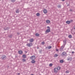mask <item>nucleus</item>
Listing matches in <instances>:
<instances>
[{
  "mask_svg": "<svg viewBox=\"0 0 75 75\" xmlns=\"http://www.w3.org/2000/svg\"><path fill=\"white\" fill-rule=\"evenodd\" d=\"M2 59H3V60H4V59H6V56L4 55H3L1 58Z\"/></svg>",
  "mask_w": 75,
  "mask_h": 75,
  "instance_id": "nucleus-1",
  "label": "nucleus"
},
{
  "mask_svg": "<svg viewBox=\"0 0 75 75\" xmlns=\"http://www.w3.org/2000/svg\"><path fill=\"white\" fill-rule=\"evenodd\" d=\"M30 59L31 60H33L35 59V55H33L30 57Z\"/></svg>",
  "mask_w": 75,
  "mask_h": 75,
  "instance_id": "nucleus-2",
  "label": "nucleus"
},
{
  "mask_svg": "<svg viewBox=\"0 0 75 75\" xmlns=\"http://www.w3.org/2000/svg\"><path fill=\"white\" fill-rule=\"evenodd\" d=\"M27 45L29 47H31L33 45H32V43H30L27 44Z\"/></svg>",
  "mask_w": 75,
  "mask_h": 75,
  "instance_id": "nucleus-3",
  "label": "nucleus"
},
{
  "mask_svg": "<svg viewBox=\"0 0 75 75\" xmlns=\"http://www.w3.org/2000/svg\"><path fill=\"white\" fill-rule=\"evenodd\" d=\"M61 55L62 56H66L67 53H66L65 52H63L62 53Z\"/></svg>",
  "mask_w": 75,
  "mask_h": 75,
  "instance_id": "nucleus-4",
  "label": "nucleus"
},
{
  "mask_svg": "<svg viewBox=\"0 0 75 75\" xmlns=\"http://www.w3.org/2000/svg\"><path fill=\"white\" fill-rule=\"evenodd\" d=\"M67 61H71L72 60V57H69L67 58Z\"/></svg>",
  "mask_w": 75,
  "mask_h": 75,
  "instance_id": "nucleus-5",
  "label": "nucleus"
},
{
  "mask_svg": "<svg viewBox=\"0 0 75 75\" xmlns=\"http://www.w3.org/2000/svg\"><path fill=\"white\" fill-rule=\"evenodd\" d=\"M54 72L55 73H57L58 72V70H57V68H55L54 69Z\"/></svg>",
  "mask_w": 75,
  "mask_h": 75,
  "instance_id": "nucleus-6",
  "label": "nucleus"
},
{
  "mask_svg": "<svg viewBox=\"0 0 75 75\" xmlns=\"http://www.w3.org/2000/svg\"><path fill=\"white\" fill-rule=\"evenodd\" d=\"M10 28V27H5L4 28V30H9Z\"/></svg>",
  "mask_w": 75,
  "mask_h": 75,
  "instance_id": "nucleus-7",
  "label": "nucleus"
},
{
  "mask_svg": "<svg viewBox=\"0 0 75 75\" xmlns=\"http://www.w3.org/2000/svg\"><path fill=\"white\" fill-rule=\"evenodd\" d=\"M50 32V30L47 29L46 31L45 32V34H47V33Z\"/></svg>",
  "mask_w": 75,
  "mask_h": 75,
  "instance_id": "nucleus-8",
  "label": "nucleus"
},
{
  "mask_svg": "<svg viewBox=\"0 0 75 75\" xmlns=\"http://www.w3.org/2000/svg\"><path fill=\"white\" fill-rule=\"evenodd\" d=\"M23 52L22 50H20L18 51V53L20 54H23Z\"/></svg>",
  "mask_w": 75,
  "mask_h": 75,
  "instance_id": "nucleus-9",
  "label": "nucleus"
},
{
  "mask_svg": "<svg viewBox=\"0 0 75 75\" xmlns=\"http://www.w3.org/2000/svg\"><path fill=\"white\" fill-rule=\"evenodd\" d=\"M31 62L32 64H35V61L34 60H32L31 61Z\"/></svg>",
  "mask_w": 75,
  "mask_h": 75,
  "instance_id": "nucleus-10",
  "label": "nucleus"
},
{
  "mask_svg": "<svg viewBox=\"0 0 75 75\" xmlns=\"http://www.w3.org/2000/svg\"><path fill=\"white\" fill-rule=\"evenodd\" d=\"M44 13L45 14L47 13V10L45 9H44L43 11Z\"/></svg>",
  "mask_w": 75,
  "mask_h": 75,
  "instance_id": "nucleus-11",
  "label": "nucleus"
},
{
  "mask_svg": "<svg viewBox=\"0 0 75 75\" xmlns=\"http://www.w3.org/2000/svg\"><path fill=\"white\" fill-rule=\"evenodd\" d=\"M64 49V47L63 46H62L60 48V51H61L63 50V49Z\"/></svg>",
  "mask_w": 75,
  "mask_h": 75,
  "instance_id": "nucleus-12",
  "label": "nucleus"
},
{
  "mask_svg": "<svg viewBox=\"0 0 75 75\" xmlns=\"http://www.w3.org/2000/svg\"><path fill=\"white\" fill-rule=\"evenodd\" d=\"M66 23H67V24H70L71 23L70 21H67L66 22Z\"/></svg>",
  "mask_w": 75,
  "mask_h": 75,
  "instance_id": "nucleus-13",
  "label": "nucleus"
},
{
  "mask_svg": "<svg viewBox=\"0 0 75 75\" xmlns=\"http://www.w3.org/2000/svg\"><path fill=\"white\" fill-rule=\"evenodd\" d=\"M29 41H30V42H33V41H34V39H30L29 40Z\"/></svg>",
  "mask_w": 75,
  "mask_h": 75,
  "instance_id": "nucleus-14",
  "label": "nucleus"
},
{
  "mask_svg": "<svg viewBox=\"0 0 75 75\" xmlns=\"http://www.w3.org/2000/svg\"><path fill=\"white\" fill-rule=\"evenodd\" d=\"M63 42H64V45H65V44H66V42H67V40H64L63 41Z\"/></svg>",
  "mask_w": 75,
  "mask_h": 75,
  "instance_id": "nucleus-15",
  "label": "nucleus"
},
{
  "mask_svg": "<svg viewBox=\"0 0 75 75\" xmlns=\"http://www.w3.org/2000/svg\"><path fill=\"white\" fill-rule=\"evenodd\" d=\"M46 23L47 24H49L50 23V21L49 20H47L46 21Z\"/></svg>",
  "mask_w": 75,
  "mask_h": 75,
  "instance_id": "nucleus-16",
  "label": "nucleus"
},
{
  "mask_svg": "<svg viewBox=\"0 0 75 75\" xmlns=\"http://www.w3.org/2000/svg\"><path fill=\"white\" fill-rule=\"evenodd\" d=\"M23 57L24 58H26V55L25 54H23Z\"/></svg>",
  "mask_w": 75,
  "mask_h": 75,
  "instance_id": "nucleus-17",
  "label": "nucleus"
},
{
  "mask_svg": "<svg viewBox=\"0 0 75 75\" xmlns=\"http://www.w3.org/2000/svg\"><path fill=\"white\" fill-rule=\"evenodd\" d=\"M57 71H58V70H60L61 68H60V67H57Z\"/></svg>",
  "mask_w": 75,
  "mask_h": 75,
  "instance_id": "nucleus-18",
  "label": "nucleus"
},
{
  "mask_svg": "<svg viewBox=\"0 0 75 75\" xmlns=\"http://www.w3.org/2000/svg\"><path fill=\"white\" fill-rule=\"evenodd\" d=\"M19 13V9H16V13Z\"/></svg>",
  "mask_w": 75,
  "mask_h": 75,
  "instance_id": "nucleus-19",
  "label": "nucleus"
},
{
  "mask_svg": "<svg viewBox=\"0 0 75 75\" xmlns=\"http://www.w3.org/2000/svg\"><path fill=\"white\" fill-rule=\"evenodd\" d=\"M35 35L37 37H39V36H40V34L38 33H36L35 34Z\"/></svg>",
  "mask_w": 75,
  "mask_h": 75,
  "instance_id": "nucleus-20",
  "label": "nucleus"
},
{
  "mask_svg": "<svg viewBox=\"0 0 75 75\" xmlns=\"http://www.w3.org/2000/svg\"><path fill=\"white\" fill-rule=\"evenodd\" d=\"M8 37H9L10 38H11L12 37V35H8Z\"/></svg>",
  "mask_w": 75,
  "mask_h": 75,
  "instance_id": "nucleus-21",
  "label": "nucleus"
},
{
  "mask_svg": "<svg viewBox=\"0 0 75 75\" xmlns=\"http://www.w3.org/2000/svg\"><path fill=\"white\" fill-rule=\"evenodd\" d=\"M60 63H63L64 62V60H61L60 61Z\"/></svg>",
  "mask_w": 75,
  "mask_h": 75,
  "instance_id": "nucleus-22",
  "label": "nucleus"
},
{
  "mask_svg": "<svg viewBox=\"0 0 75 75\" xmlns=\"http://www.w3.org/2000/svg\"><path fill=\"white\" fill-rule=\"evenodd\" d=\"M57 7H58V8H61V6L60 5H59L57 6Z\"/></svg>",
  "mask_w": 75,
  "mask_h": 75,
  "instance_id": "nucleus-23",
  "label": "nucleus"
},
{
  "mask_svg": "<svg viewBox=\"0 0 75 75\" xmlns=\"http://www.w3.org/2000/svg\"><path fill=\"white\" fill-rule=\"evenodd\" d=\"M51 48H52V47H51V46H49L48 47V49H50Z\"/></svg>",
  "mask_w": 75,
  "mask_h": 75,
  "instance_id": "nucleus-24",
  "label": "nucleus"
},
{
  "mask_svg": "<svg viewBox=\"0 0 75 75\" xmlns=\"http://www.w3.org/2000/svg\"><path fill=\"white\" fill-rule=\"evenodd\" d=\"M54 57H58V54H54Z\"/></svg>",
  "mask_w": 75,
  "mask_h": 75,
  "instance_id": "nucleus-25",
  "label": "nucleus"
},
{
  "mask_svg": "<svg viewBox=\"0 0 75 75\" xmlns=\"http://www.w3.org/2000/svg\"><path fill=\"white\" fill-rule=\"evenodd\" d=\"M26 61V60L25 59H22V61L23 62H25Z\"/></svg>",
  "mask_w": 75,
  "mask_h": 75,
  "instance_id": "nucleus-26",
  "label": "nucleus"
},
{
  "mask_svg": "<svg viewBox=\"0 0 75 75\" xmlns=\"http://www.w3.org/2000/svg\"><path fill=\"white\" fill-rule=\"evenodd\" d=\"M69 38H72V35H70L69 36Z\"/></svg>",
  "mask_w": 75,
  "mask_h": 75,
  "instance_id": "nucleus-27",
  "label": "nucleus"
},
{
  "mask_svg": "<svg viewBox=\"0 0 75 75\" xmlns=\"http://www.w3.org/2000/svg\"><path fill=\"white\" fill-rule=\"evenodd\" d=\"M36 16H40V13H37L36 14Z\"/></svg>",
  "mask_w": 75,
  "mask_h": 75,
  "instance_id": "nucleus-28",
  "label": "nucleus"
},
{
  "mask_svg": "<svg viewBox=\"0 0 75 75\" xmlns=\"http://www.w3.org/2000/svg\"><path fill=\"white\" fill-rule=\"evenodd\" d=\"M15 1H16V0H11V1L13 3H14V2H15Z\"/></svg>",
  "mask_w": 75,
  "mask_h": 75,
  "instance_id": "nucleus-29",
  "label": "nucleus"
},
{
  "mask_svg": "<svg viewBox=\"0 0 75 75\" xmlns=\"http://www.w3.org/2000/svg\"><path fill=\"white\" fill-rule=\"evenodd\" d=\"M49 66L50 67H52V64H49Z\"/></svg>",
  "mask_w": 75,
  "mask_h": 75,
  "instance_id": "nucleus-30",
  "label": "nucleus"
},
{
  "mask_svg": "<svg viewBox=\"0 0 75 75\" xmlns=\"http://www.w3.org/2000/svg\"><path fill=\"white\" fill-rule=\"evenodd\" d=\"M47 28L48 29V30H50V27L49 26H47Z\"/></svg>",
  "mask_w": 75,
  "mask_h": 75,
  "instance_id": "nucleus-31",
  "label": "nucleus"
},
{
  "mask_svg": "<svg viewBox=\"0 0 75 75\" xmlns=\"http://www.w3.org/2000/svg\"><path fill=\"white\" fill-rule=\"evenodd\" d=\"M45 44V42H42V45H44V44Z\"/></svg>",
  "mask_w": 75,
  "mask_h": 75,
  "instance_id": "nucleus-32",
  "label": "nucleus"
},
{
  "mask_svg": "<svg viewBox=\"0 0 75 75\" xmlns=\"http://www.w3.org/2000/svg\"><path fill=\"white\" fill-rule=\"evenodd\" d=\"M69 71H66V73H69Z\"/></svg>",
  "mask_w": 75,
  "mask_h": 75,
  "instance_id": "nucleus-33",
  "label": "nucleus"
},
{
  "mask_svg": "<svg viewBox=\"0 0 75 75\" xmlns=\"http://www.w3.org/2000/svg\"><path fill=\"white\" fill-rule=\"evenodd\" d=\"M42 52V50L39 51V52L40 53H41Z\"/></svg>",
  "mask_w": 75,
  "mask_h": 75,
  "instance_id": "nucleus-34",
  "label": "nucleus"
},
{
  "mask_svg": "<svg viewBox=\"0 0 75 75\" xmlns=\"http://www.w3.org/2000/svg\"><path fill=\"white\" fill-rule=\"evenodd\" d=\"M70 21V22H73V20H71V21Z\"/></svg>",
  "mask_w": 75,
  "mask_h": 75,
  "instance_id": "nucleus-35",
  "label": "nucleus"
},
{
  "mask_svg": "<svg viewBox=\"0 0 75 75\" xmlns=\"http://www.w3.org/2000/svg\"><path fill=\"white\" fill-rule=\"evenodd\" d=\"M59 51V50H58V49H56V51Z\"/></svg>",
  "mask_w": 75,
  "mask_h": 75,
  "instance_id": "nucleus-36",
  "label": "nucleus"
},
{
  "mask_svg": "<svg viewBox=\"0 0 75 75\" xmlns=\"http://www.w3.org/2000/svg\"><path fill=\"white\" fill-rule=\"evenodd\" d=\"M17 34H18V35H19V34H20V33H17Z\"/></svg>",
  "mask_w": 75,
  "mask_h": 75,
  "instance_id": "nucleus-37",
  "label": "nucleus"
},
{
  "mask_svg": "<svg viewBox=\"0 0 75 75\" xmlns=\"http://www.w3.org/2000/svg\"><path fill=\"white\" fill-rule=\"evenodd\" d=\"M72 54H74V52H72Z\"/></svg>",
  "mask_w": 75,
  "mask_h": 75,
  "instance_id": "nucleus-38",
  "label": "nucleus"
},
{
  "mask_svg": "<svg viewBox=\"0 0 75 75\" xmlns=\"http://www.w3.org/2000/svg\"><path fill=\"white\" fill-rule=\"evenodd\" d=\"M25 53H27V52L26 51H25Z\"/></svg>",
  "mask_w": 75,
  "mask_h": 75,
  "instance_id": "nucleus-39",
  "label": "nucleus"
},
{
  "mask_svg": "<svg viewBox=\"0 0 75 75\" xmlns=\"http://www.w3.org/2000/svg\"><path fill=\"white\" fill-rule=\"evenodd\" d=\"M69 6V4L67 5V6Z\"/></svg>",
  "mask_w": 75,
  "mask_h": 75,
  "instance_id": "nucleus-40",
  "label": "nucleus"
},
{
  "mask_svg": "<svg viewBox=\"0 0 75 75\" xmlns=\"http://www.w3.org/2000/svg\"><path fill=\"white\" fill-rule=\"evenodd\" d=\"M20 73H18V75H20Z\"/></svg>",
  "mask_w": 75,
  "mask_h": 75,
  "instance_id": "nucleus-41",
  "label": "nucleus"
},
{
  "mask_svg": "<svg viewBox=\"0 0 75 75\" xmlns=\"http://www.w3.org/2000/svg\"><path fill=\"white\" fill-rule=\"evenodd\" d=\"M62 0V1H65V0Z\"/></svg>",
  "mask_w": 75,
  "mask_h": 75,
  "instance_id": "nucleus-42",
  "label": "nucleus"
},
{
  "mask_svg": "<svg viewBox=\"0 0 75 75\" xmlns=\"http://www.w3.org/2000/svg\"><path fill=\"white\" fill-rule=\"evenodd\" d=\"M70 11H72V10L70 9Z\"/></svg>",
  "mask_w": 75,
  "mask_h": 75,
  "instance_id": "nucleus-43",
  "label": "nucleus"
},
{
  "mask_svg": "<svg viewBox=\"0 0 75 75\" xmlns=\"http://www.w3.org/2000/svg\"><path fill=\"white\" fill-rule=\"evenodd\" d=\"M39 47H37V49H39Z\"/></svg>",
  "mask_w": 75,
  "mask_h": 75,
  "instance_id": "nucleus-44",
  "label": "nucleus"
},
{
  "mask_svg": "<svg viewBox=\"0 0 75 75\" xmlns=\"http://www.w3.org/2000/svg\"><path fill=\"white\" fill-rule=\"evenodd\" d=\"M47 48H48V47H46V49H47Z\"/></svg>",
  "mask_w": 75,
  "mask_h": 75,
  "instance_id": "nucleus-45",
  "label": "nucleus"
},
{
  "mask_svg": "<svg viewBox=\"0 0 75 75\" xmlns=\"http://www.w3.org/2000/svg\"><path fill=\"white\" fill-rule=\"evenodd\" d=\"M74 29L75 30V28H74Z\"/></svg>",
  "mask_w": 75,
  "mask_h": 75,
  "instance_id": "nucleus-46",
  "label": "nucleus"
},
{
  "mask_svg": "<svg viewBox=\"0 0 75 75\" xmlns=\"http://www.w3.org/2000/svg\"><path fill=\"white\" fill-rule=\"evenodd\" d=\"M1 0H0V1H1Z\"/></svg>",
  "mask_w": 75,
  "mask_h": 75,
  "instance_id": "nucleus-47",
  "label": "nucleus"
},
{
  "mask_svg": "<svg viewBox=\"0 0 75 75\" xmlns=\"http://www.w3.org/2000/svg\"><path fill=\"white\" fill-rule=\"evenodd\" d=\"M75 50V48H74Z\"/></svg>",
  "mask_w": 75,
  "mask_h": 75,
  "instance_id": "nucleus-48",
  "label": "nucleus"
}]
</instances>
